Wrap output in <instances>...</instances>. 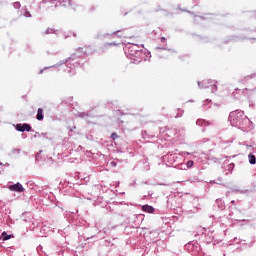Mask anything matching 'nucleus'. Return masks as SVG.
Segmentation results:
<instances>
[{
    "label": "nucleus",
    "instance_id": "obj_23",
    "mask_svg": "<svg viewBox=\"0 0 256 256\" xmlns=\"http://www.w3.org/2000/svg\"><path fill=\"white\" fill-rule=\"evenodd\" d=\"M24 16H26V17H31V12H29V11L26 10V11L24 12Z\"/></svg>",
    "mask_w": 256,
    "mask_h": 256
},
{
    "label": "nucleus",
    "instance_id": "obj_1",
    "mask_svg": "<svg viewBox=\"0 0 256 256\" xmlns=\"http://www.w3.org/2000/svg\"><path fill=\"white\" fill-rule=\"evenodd\" d=\"M229 121L232 127H238L241 131L249 132L253 129V122L248 119L245 112L241 110H236L230 113Z\"/></svg>",
    "mask_w": 256,
    "mask_h": 256
},
{
    "label": "nucleus",
    "instance_id": "obj_14",
    "mask_svg": "<svg viewBox=\"0 0 256 256\" xmlns=\"http://www.w3.org/2000/svg\"><path fill=\"white\" fill-rule=\"evenodd\" d=\"M248 159H249L250 165H255V163H256L255 155L249 154V155H248Z\"/></svg>",
    "mask_w": 256,
    "mask_h": 256
},
{
    "label": "nucleus",
    "instance_id": "obj_28",
    "mask_svg": "<svg viewBox=\"0 0 256 256\" xmlns=\"http://www.w3.org/2000/svg\"><path fill=\"white\" fill-rule=\"evenodd\" d=\"M110 165H111V167H117V162L112 161V162L110 163Z\"/></svg>",
    "mask_w": 256,
    "mask_h": 256
},
{
    "label": "nucleus",
    "instance_id": "obj_35",
    "mask_svg": "<svg viewBox=\"0 0 256 256\" xmlns=\"http://www.w3.org/2000/svg\"><path fill=\"white\" fill-rule=\"evenodd\" d=\"M34 137H39V133H38V132H36V134L34 135Z\"/></svg>",
    "mask_w": 256,
    "mask_h": 256
},
{
    "label": "nucleus",
    "instance_id": "obj_40",
    "mask_svg": "<svg viewBox=\"0 0 256 256\" xmlns=\"http://www.w3.org/2000/svg\"><path fill=\"white\" fill-rule=\"evenodd\" d=\"M110 45H115V43H111Z\"/></svg>",
    "mask_w": 256,
    "mask_h": 256
},
{
    "label": "nucleus",
    "instance_id": "obj_33",
    "mask_svg": "<svg viewBox=\"0 0 256 256\" xmlns=\"http://www.w3.org/2000/svg\"><path fill=\"white\" fill-rule=\"evenodd\" d=\"M45 69H49V67H45L43 70H40V74L43 73V71H45Z\"/></svg>",
    "mask_w": 256,
    "mask_h": 256
},
{
    "label": "nucleus",
    "instance_id": "obj_22",
    "mask_svg": "<svg viewBox=\"0 0 256 256\" xmlns=\"http://www.w3.org/2000/svg\"><path fill=\"white\" fill-rule=\"evenodd\" d=\"M12 153L15 155V153L19 154L21 153V149L17 148V149H13Z\"/></svg>",
    "mask_w": 256,
    "mask_h": 256
},
{
    "label": "nucleus",
    "instance_id": "obj_8",
    "mask_svg": "<svg viewBox=\"0 0 256 256\" xmlns=\"http://www.w3.org/2000/svg\"><path fill=\"white\" fill-rule=\"evenodd\" d=\"M16 131H19L20 133H25L27 131L28 133L31 131V125L24 123V124H16L15 126Z\"/></svg>",
    "mask_w": 256,
    "mask_h": 256
},
{
    "label": "nucleus",
    "instance_id": "obj_37",
    "mask_svg": "<svg viewBox=\"0 0 256 256\" xmlns=\"http://www.w3.org/2000/svg\"><path fill=\"white\" fill-rule=\"evenodd\" d=\"M206 103H211V101L210 100H206Z\"/></svg>",
    "mask_w": 256,
    "mask_h": 256
},
{
    "label": "nucleus",
    "instance_id": "obj_6",
    "mask_svg": "<svg viewBox=\"0 0 256 256\" xmlns=\"http://www.w3.org/2000/svg\"><path fill=\"white\" fill-rule=\"evenodd\" d=\"M42 3L43 4H46V3H49L50 4V8L51 9H55V8H57V7H59V6H61V7H67V5L66 4H64L65 3V0H42Z\"/></svg>",
    "mask_w": 256,
    "mask_h": 256
},
{
    "label": "nucleus",
    "instance_id": "obj_36",
    "mask_svg": "<svg viewBox=\"0 0 256 256\" xmlns=\"http://www.w3.org/2000/svg\"><path fill=\"white\" fill-rule=\"evenodd\" d=\"M231 203H232L233 205H235V200H232Z\"/></svg>",
    "mask_w": 256,
    "mask_h": 256
},
{
    "label": "nucleus",
    "instance_id": "obj_39",
    "mask_svg": "<svg viewBox=\"0 0 256 256\" xmlns=\"http://www.w3.org/2000/svg\"><path fill=\"white\" fill-rule=\"evenodd\" d=\"M51 67H59V65H54V66H51Z\"/></svg>",
    "mask_w": 256,
    "mask_h": 256
},
{
    "label": "nucleus",
    "instance_id": "obj_11",
    "mask_svg": "<svg viewBox=\"0 0 256 256\" xmlns=\"http://www.w3.org/2000/svg\"><path fill=\"white\" fill-rule=\"evenodd\" d=\"M142 211H144L145 213H155V208L150 205H144L142 206Z\"/></svg>",
    "mask_w": 256,
    "mask_h": 256
},
{
    "label": "nucleus",
    "instance_id": "obj_26",
    "mask_svg": "<svg viewBox=\"0 0 256 256\" xmlns=\"http://www.w3.org/2000/svg\"><path fill=\"white\" fill-rule=\"evenodd\" d=\"M209 141V138H204L200 141V143H207Z\"/></svg>",
    "mask_w": 256,
    "mask_h": 256
},
{
    "label": "nucleus",
    "instance_id": "obj_18",
    "mask_svg": "<svg viewBox=\"0 0 256 256\" xmlns=\"http://www.w3.org/2000/svg\"><path fill=\"white\" fill-rule=\"evenodd\" d=\"M233 169H235V163H230L228 165V171L231 173L233 171Z\"/></svg>",
    "mask_w": 256,
    "mask_h": 256
},
{
    "label": "nucleus",
    "instance_id": "obj_27",
    "mask_svg": "<svg viewBox=\"0 0 256 256\" xmlns=\"http://www.w3.org/2000/svg\"><path fill=\"white\" fill-rule=\"evenodd\" d=\"M41 153H43V151H39V152H37V154H36V161H37V159H39V156L41 155Z\"/></svg>",
    "mask_w": 256,
    "mask_h": 256
},
{
    "label": "nucleus",
    "instance_id": "obj_12",
    "mask_svg": "<svg viewBox=\"0 0 256 256\" xmlns=\"http://www.w3.org/2000/svg\"><path fill=\"white\" fill-rule=\"evenodd\" d=\"M36 119L37 121H43V119H45V115H43V108H38Z\"/></svg>",
    "mask_w": 256,
    "mask_h": 256
},
{
    "label": "nucleus",
    "instance_id": "obj_15",
    "mask_svg": "<svg viewBox=\"0 0 256 256\" xmlns=\"http://www.w3.org/2000/svg\"><path fill=\"white\" fill-rule=\"evenodd\" d=\"M2 239L4 241H9V239H11V235L7 234V232H3L2 233Z\"/></svg>",
    "mask_w": 256,
    "mask_h": 256
},
{
    "label": "nucleus",
    "instance_id": "obj_7",
    "mask_svg": "<svg viewBox=\"0 0 256 256\" xmlns=\"http://www.w3.org/2000/svg\"><path fill=\"white\" fill-rule=\"evenodd\" d=\"M8 189L10 191H15L16 193H24L25 192V188L23 187V185L19 182H17L16 184L10 185L8 187Z\"/></svg>",
    "mask_w": 256,
    "mask_h": 256
},
{
    "label": "nucleus",
    "instance_id": "obj_9",
    "mask_svg": "<svg viewBox=\"0 0 256 256\" xmlns=\"http://www.w3.org/2000/svg\"><path fill=\"white\" fill-rule=\"evenodd\" d=\"M78 117L85 119V121L89 123V119L95 117V115H93L91 112H79Z\"/></svg>",
    "mask_w": 256,
    "mask_h": 256
},
{
    "label": "nucleus",
    "instance_id": "obj_5",
    "mask_svg": "<svg viewBox=\"0 0 256 256\" xmlns=\"http://www.w3.org/2000/svg\"><path fill=\"white\" fill-rule=\"evenodd\" d=\"M138 51H139V45L132 44L128 47L127 51H125L126 57L132 60L137 55Z\"/></svg>",
    "mask_w": 256,
    "mask_h": 256
},
{
    "label": "nucleus",
    "instance_id": "obj_10",
    "mask_svg": "<svg viewBox=\"0 0 256 256\" xmlns=\"http://www.w3.org/2000/svg\"><path fill=\"white\" fill-rule=\"evenodd\" d=\"M196 125H198V127H209V125H211V123H209L208 121L203 120V119H198L196 121Z\"/></svg>",
    "mask_w": 256,
    "mask_h": 256
},
{
    "label": "nucleus",
    "instance_id": "obj_20",
    "mask_svg": "<svg viewBox=\"0 0 256 256\" xmlns=\"http://www.w3.org/2000/svg\"><path fill=\"white\" fill-rule=\"evenodd\" d=\"M256 73H252L251 75H248L245 77V79H255Z\"/></svg>",
    "mask_w": 256,
    "mask_h": 256
},
{
    "label": "nucleus",
    "instance_id": "obj_17",
    "mask_svg": "<svg viewBox=\"0 0 256 256\" xmlns=\"http://www.w3.org/2000/svg\"><path fill=\"white\" fill-rule=\"evenodd\" d=\"M13 7L14 9H21V2H14Z\"/></svg>",
    "mask_w": 256,
    "mask_h": 256
},
{
    "label": "nucleus",
    "instance_id": "obj_30",
    "mask_svg": "<svg viewBox=\"0 0 256 256\" xmlns=\"http://www.w3.org/2000/svg\"><path fill=\"white\" fill-rule=\"evenodd\" d=\"M73 0H69V2H68V5L70 6V7H72L73 6Z\"/></svg>",
    "mask_w": 256,
    "mask_h": 256
},
{
    "label": "nucleus",
    "instance_id": "obj_16",
    "mask_svg": "<svg viewBox=\"0 0 256 256\" xmlns=\"http://www.w3.org/2000/svg\"><path fill=\"white\" fill-rule=\"evenodd\" d=\"M195 164V162H193L192 160H189L187 163H186V167L188 169H191V167H193V165Z\"/></svg>",
    "mask_w": 256,
    "mask_h": 256
},
{
    "label": "nucleus",
    "instance_id": "obj_13",
    "mask_svg": "<svg viewBox=\"0 0 256 256\" xmlns=\"http://www.w3.org/2000/svg\"><path fill=\"white\" fill-rule=\"evenodd\" d=\"M216 205L223 211L225 209V202L222 199H216Z\"/></svg>",
    "mask_w": 256,
    "mask_h": 256
},
{
    "label": "nucleus",
    "instance_id": "obj_3",
    "mask_svg": "<svg viewBox=\"0 0 256 256\" xmlns=\"http://www.w3.org/2000/svg\"><path fill=\"white\" fill-rule=\"evenodd\" d=\"M198 87L199 89H211V93H215L217 91V84H215V81L213 80L203 82L198 81Z\"/></svg>",
    "mask_w": 256,
    "mask_h": 256
},
{
    "label": "nucleus",
    "instance_id": "obj_31",
    "mask_svg": "<svg viewBox=\"0 0 256 256\" xmlns=\"http://www.w3.org/2000/svg\"><path fill=\"white\" fill-rule=\"evenodd\" d=\"M119 33H121V31H116L113 33V35H119Z\"/></svg>",
    "mask_w": 256,
    "mask_h": 256
},
{
    "label": "nucleus",
    "instance_id": "obj_19",
    "mask_svg": "<svg viewBox=\"0 0 256 256\" xmlns=\"http://www.w3.org/2000/svg\"><path fill=\"white\" fill-rule=\"evenodd\" d=\"M51 33H55V30H53L52 28H48V29L45 31V35H50Z\"/></svg>",
    "mask_w": 256,
    "mask_h": 256
},
{
    "label": "nucleus",
    "instance_id": "obj_32",
    "mask_svg": "<svg viewBox=\"0 0 256 256\" xmlns=\"http://www.w3.org/2000/svg\"><path fill=\"white\" fill-rule=\"evenodd\" d=\"M236 191H239V193H247V191H244V190H236Z\"/></svg>",
    "mask_w": 256,
    "mask_h": 256
},
{
    "label": "nucleus",
    "instance_id": "obj_4",
    "mask_svg": "<svg viewBox=\"0 0 256 256\" xmlns=\"http://www.w3.org/2000/svg\"><path fill=\"white\" fill-rule=\"evenodd\" d=\"M132 61L134 63H141V61H147V51L139 49L134 55Z\"/></svg>",
    "mask_w": 256,
    "mask_h": 256
},
{
    "label": "nucleus",
    "instance_id": "obj_24",
    "mask_svg": "<svg viewBox=\"0 0 256 256\" xmlns=\"http://www.w3.org/2000/svg\"><path fill=\"white\" fill-rule=\"evenodd\" d=\"M183 117V110H180V112L176 115V118Z\"/></svg>",
    "mask_w": 256,
    "mask_h": 256
},
{
    "label": "nucleus",
    "instance_id": "obj_29",
    "mask_svg": "<svg viewBox=\"0 0 256 256\" xmlns=\"http://www.w3.org/2000/svg\"><path fill=\"white\" fill-rule=\"evenodd\" d=\"M187 249H193V244L189 243V244L187 245Z\"/></svg>",
    "mask_w": 256,
    "mask_h": 256
},
{
    "label": "nucleus",
    "instance_id": "obj_21",
    "mask_svg": "<svg viewBox=\"0 0 256 256\" xmlns=\"http://www.w3.org/2000/svg\"><path fill=\"white\" fill-rule=\"evenodd\" d=\"M118 138H119V136L117 135V133L113 132L111 134V139H113V141H115V139H118Z\"/></svg>",
    "mask_w": 256,
    "mask_h": 256
},
{
    "label": "nucleus",
    "instance_id": "obj_41",
    "mask_svg": "<svg viewBox=\"0 0 256 256\" xmlns=\"http://www.w3.org/2000/svg\"><path fill=\"white\" fill-rule=\"evenodd\" d=\"M0 165H3V163H0Z\"/></svg>",
    "mask_w": 256,
    "mask_h": 256
},
{
    "label": "nucleus",
    "instance_id": "obj_2",
    "mask_svg": "<svg viewBox=\"0 0 256 256\" xmlns=\"http://www.w3.org/2000/svg\"><path fill=\"white\" fill-rule=\"evenodd\" d=\"M82 49L79 48L71 57H69L66 60V67H68V73H72V75H75V69L76 67H79L81 65V62L79 61L80 57H85V54L81 53Z\"/></svg>",
    "mask_w": 256,
    "mask_h": 256
},
{
    "label": "nucleus",
    "instance_id": "obj_34",
    "mask_svg": "<svg viewBox=\"0 0 256 256\" xmlns=\"http://www.w3.org/2000/svg\"><path fill=\"white\" fill-rule=\"evenodd\" d=\"M161 41H162V43H163L164 41H166L165 37H161Z\"/></svg>",
    "mask_w": 256,
    "mask_h": 256
},
{
    "label": "nucleus",
    "instance_id": "obj_25",
    "mask_svg": "<svg viewBox=\"0 0 256 256\" xmlns=\"http://www.w3.org/2000/svg\"><path fill=\"white\" fill-rule=\"evenodd\" d=\"M180 154H181V155H193V153L187 152V151L181 152Z\"/></svg>",
    "mask_w": 256,
    "mask_h": 256
},
{
    "label": "nucleus",
    "instance_id": "obj_38",
    "mask_svg": "<svg viewBox=\"0 0 256 256\" xmlns=\"http://www.w3.org/2000/svg\"><path fill=\"white\" fill-rule=\"evenodd\" d=\"M5 166H6V167H9V163H6Z\"/></svg>",
    "mask_w": 256,
    "mask_h": 256
}]
</instances>
